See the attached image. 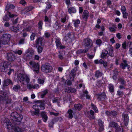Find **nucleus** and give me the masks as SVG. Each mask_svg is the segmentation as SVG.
<instances>
[{"mask_svg":"<svg viewBox=\"0 0 132 132\" xmlns=\"http://www.w3.org/2000/svg\"><path fill=\"white\" fill-rule=\"evenodd\" d=\"M83 44L85 49L83 50H80L77 51V53H84L86 52L88 49L90 48L92 45V40L88 38L85 39L83 42Z\"/></svg>","mask_w":132,"mask_h":132,"instance_id":"obj_1","label":"nucleus"},{"mask_svg":"<svg viewBox=\"0 0 132 132\" xmlns=\"http://www.w3.org/2000/svg\"><path fill=\"white\" fill-rule=\"evenodd\" d=\"M17 78L22 84L24 85L28 84L29 80V79L27 75L21 73L18 75Z\"/></svg>","mask_w":132,"mask_h":132,"instance_id":"obj_2","label":"nucleus"},{"mask_svg":"<svg viewBox=\"0 0 132 132\" xmlns=\"http://www.w3.org/2000/svg\"><path fill=\"white\" fill-rule=\"evenodd\" d=\"M44 102L39 101L37 103V104L34 105V108L35 109V112L34 114L37 115H38L39 112V109L42 110L44 109Z\"/></svg>","mask_w":132,"mask_h":132,"instance_id":"obj_3","label":"nucleus"},{"mask_svg":"<svg viewBox=\"0 0 132 132\" xmlns=\"http://www.w3.org/2000/svg\"><path fill=\"white\" fill-rule=\"evenodd\" d=\"M10 116L11 119L18 123L20 122L22 119V115L16 112L12 113Z\"/></svg>","mask_w":132,"mask_h":132,"instance_id":"obj_4","label":"nucleus"},{"mask_svg":"<svg viewBox=\"0 0 132 132\" xmlns=\"http://www.w3.org/2000/svg\"><path fill=\"white\" fill-rule=\"evenodd\" d=\"M42 38H39L36 41L37 44L36 47L38 52L39 53H41L43 50V45L42 44Z\"/></svg>","mask_w":132,"mask_h":132,"instance_id":"obj_5","label":"nucleus"},{"mask_svg":"<svg viewBox=\"0 0 132 132\" xmlns=\"http://www.w3.org/2000/svg\"><path fill=\"white\" fill-rule=\"evenodd\" d=\"M41 69V71L43 72L48 73L51 72L52 67L49 64H44L42 65Z\"/></svg>","mask_w":132,"mask_h":132,"instance_id":"obj_6","label":"nucleus"},{"mask_svg":"<svg viewBox=\"0 0 132 132\" xmlns=\"http://www.w3.org/2000/svg\"><path fill=\"white\" fill-rule=\"evenodd\" d=\"M10 37L11 35L10 34H3L1 38L2 44L4 45L7 44L10 40Z\"/></svg>","mask_w":132,"mask_h":132,"instance_id":"obj_7","label":"nucleus"},{"mask_svg":"<svg viewBox=\"0 0 132 132\" xmlns=\"http://www.w3.org/2000/svg\"><path fill=\"white\" fill-rule=\"evenodd\" d=\"M9 65V63L6 62L0 63V71H6Z\"/></svg>","mask_w":132,"mask_h":132,"instance_id":"obj_8","label":"nucleus"},{"mask_svg":"<svg viewBox=\"0 0 132 132\" xmlns=\"http://www.w3.org/2000/svg\"><path fill=\"white\" fill-rule=\"evenodd\" d=\"M15 125L14 126V129L15 132H22L23 130L21 128V126L20 125H22V124L20 122L18 123H15Z\"/></svg>","mask_w":132,"mask_h":132,"instance_id":"obj_9","label":"nucleus"},{"mask_svg":"<svg viewBox=\"0 0 132 132\" xmlns=\"http://www.w3.org/2000/svg\"><path fill=\"white\" fill-rule=\"evenodd\" d=\"M39 64L38 63H34V72L35 73V76H37V75L39 72Z\"/></svg>","mask_w":132,"mask_h":132,"instance_id":"obj_10","label":"nucleus"},{"mask_svg":"<svg viewBox=\"0 0 132 132\" xmlns=\"http://www.w3.org/2000/svg\"><path fill=\"white\" fill-rule=\"evenodd\" d=\"M106 51L107 52V53L111 56H113V47L109 45Z\"/></svg>","mask_w":132,"mask_h":132,"instance_id":"obj_11","label":"nucleus"},{"mask_svg":"<svg viewBox=\"0 0 132 132\" xmlns=\"http://www.w3.org/2000/svg\"><path fill=\"white\" fill-rule=\"evenodd\" d=\"M7 59L9 61L12 62L15 60V57L12 53H10L7 54Z\"/></svg>","mask_w":132,"mask_h":132,"instance_id":"obj_12","label":"nucleus"},{"mask_svg":"<svg viewBox=\"0 0 132 132\" xmlns=\"http://www.w3.org/2000/svg\"><path fill=\"white\" fill-rule=\"evenodd\" d=\"M7 14L3 18V20L5 21H7L9 19V18H12L14 16H15L13 14H11V12H7Z\"/></svg>","mask_w":132,"mask_h":132,"instance_id":"obj_13","label":"nucleus"},{"mask_svg":"<svg viewBox=\"0 0 132 132\" xmlns=\"http://www.w3.org/2000/svg\"><path fill=\"white\" fill-rule=\"evenodd\" d=\"M32 7L31 6L27 7L21 11L22 13H23L25 14L26 13L32 10Z\"/></svg>","mask_w":132,"mask_h":132,"instance_id":"obj_14","label":"nucleus"},{"mask_svg":"<svg viewBox=\"0 0 132 132\" xmlns=\"http://www.w3.org/2000/svg\"><path fill=\"white\" fill-rule=\"evenodd\" d=\"M124 118V123L125 126L127 125L128 123L129 119L127 114H125L123 115Z\"/></svg>","mask_w":132,"mask_h":132,"instance_id":"obj_15","label":"nucleus"},{"mask_svg":"<svg viewBox=\"0 0 132 132\" xmlns=\"http://www.w3.org/2000/svg\"><path fill=\"white\" fill-rule=\"evenodd\" d=\"M89 12L88 11L86 10H84L83 14V19L84 20H86L88 18V17Z\"/></svg>","mask_w":132,"mask_h":132,"instance_id":"obj_16","label":"nucleus"},{"mask_svg":"<svg viewBox=\"0 0 132 132\" xmlns=\"http://www.w3.org/2000/svg\"><path fill=\"white\" fill-rule=\"evenodd\" d=\"M68 11L69 13L71 14L76 13V10L75 7H71L68 9Z\"/></svg>","mask_w":132,"mask_h":132,"instance_id":"obj_17","label":"nucleus"},{"mask_svg":"<svg viewBox=\"0 0 132 132\" xmlns=\"http://www.w3.org/2000/svg\"><path fill=\"white\" fill-rule=\"evenodd\" d=\"M14 7V6L12 4H7L6 6L5 10L6 11H8L9 10L13 9Z\"/></svg>","mask_w":132,"mask_h":132,"instance_id":"obj_18","label":"nucleus"},{"mask_svg":"<svg viewBox=\"0 0 132 132\" xmlns=\"http://www.w3.org/2000/svg\"><path fill=\"white\" fill-rule=\"evenodd\" d=\"M41 115L44 121L46 122L47 120V115L44 112H43L41 113Z\"/></svg>","mask_w":132,"mask_h":132,"instance_id":"obj_19","label":"nucleus"},{"mask_svg":"<svg viewBox=\"0 0 132 132\" xmlns=\"http://www.w3.org/2000/svg\"><path fill=\"white\" fill-rule=\"evenodd\" d=\"M4 85L7 86L10 84H12V82L10 79H7L5 80L4 81Z\"/></svg>","mask_w":132,"mask_h":132,"instance_id":"obj_20","label":"nucleus"},{"mask_svg":"<svg viewBox=\"0 0 132 132\" xmlns=\"http://www.w3.org/2000/svg\"><path fill=\"white\" fill-rule=\"evenodd\" d=\"M98 124L100 126L99 129L101 131H102L103 130V122L101 120H98Z\"/></svg>","mask_w":132,"mask_h":132,"instance_id":"obj_21","label":"nucleus"},{"mask_svg":"<svg viewBox=\"0 0 132 132\" xmlns=\"http://www.w3.org/2000/svg\"><path fill=\"white\" fill-rule=\"evenodd\" d=\"M6 126L7 128L9 129H14V126H13V125H12L10 121L9 122V123L6 124Z\"/></svg>","mask_w":132,"mask_h":132,"instance_id":"obj_22","label":"nucleus"},{"mask_svg":"<svg viewBox=\"0 0 132 132\" xmlns=\"http://www.w3.org/2000/svg\"><path fill=\"white\" fill-rule=\"evenodd\" d=\"M73 22L74 25L75 27H78L80 23V21L78 19L73 20Z\"/></svg>","mask_w":132,"mask_h":132,"instance_id":"obj_23","label":"nucleus"},{"mask_svg":"<svg viewBox=\"0 0 132 132\" xmlns=\"http://www.w3.org/2000/svg\"><path fill=\"white\" fill-rule=\"evenodd\" d=\"M10 29L12 31L17 32L19 31V29L17 27H14L12 26L10 27Z\"/></svg>","mask_w":132,"mask_h":132,"instance_id":"obj_24","label":"nucleus"},{"mask_svg":"<svg viewBox=\"0 0 132 132\" xmlns=\"http://www.w3.org/2000/svg\"><path fill=\"white\" fill-rule=\"evenodd\" d=\"M116 26L115 25L113 24L112 27H110L109 29L111 32H114L116 31Z\"/></svg>","mask_w":132,"mask_h":132,"instance_id":"obj_25","label":"nucleus"},{"mask_svg":"<svg viewBox=\"0 0 132 132\" xmlns=\"http://www.w3.org/2000/svg\"><path fill=\"white\" fill-rule=\"evenodd\" d=\"M2 122L6 123V124L8 123H9V122L10 121L7 118L5 117L3 118H2Z\"/></svg>","mask_w":132,"mask_h":132,"instance_id":"obj_26","label":"nucleus"},{"mask_svg":"<svg viewBox=\"0 0 132 132\" xmlns=\"http://www.w3.org/2000/svg\"><path fill=\"white\" fill-rule=\"evenodd\" d=\"M76 91V89L74 88H68V89H67L65 90V92H75Z\"/></svg>","mask_w":132,"mask_h":132,"instance_id":"obj_27","label":"nucleus"},{"mask_svg":"<svg viewBox=\"0 0 132 132\" xmlns=\"http://www.w3.org/2000/svg\"><path fill=\"white\" fill-rule=\"evenodd\" d=\"M123 63H121L120 65L121 67L123 69H124L127 66V64H126V61L125 60L123 61Z\"/></svg>","mask_w":132,"mask_h":132,"instance_id":"obj_28","label":"nucleus"},{"mask_svg":"<svg viewBox=\"0 0 132 132\" xmlns=\"http://www.w3.org/2000/svg\"><path fill=\"white\" fill-rule=\"evenodd\" d=\"M107 52L106 51H104L102 52L101 57L102 58H104L107 56Z\"/></svg>","mask_w":132,"mask_h":132,"instance_id":"obj_29","label":"nucleus"},{"mask_svg":"<svg viewBox=\"0 0 132 132\" xmlns=\"http://www.w3.org/2000/svg\"><path fill=\"white\" fill-rule=\"evenodd\" d=\"M72 110H68L67 114L68 115L69 118H72Z\"/></svg>","mask_w":132,"mask_h":132,"instance_id":"obj_30","label":"nucleus"},{"mask_svg":"<svg viewBox=\"0 0 132 132\" xmlns=\"http://www.w3.org/2000/svg\"><path fill=\"white\" fill-rule=\"evenodd\" d=\"M74 106L75 109L78 110H80L82 107V105L80 104H75Z\"/></svg>","mask_w":132,"mask_h":132,"instance_id":"obj_31","label":"nucleus"},{"mask_svg":"<svg viewBox=\"0 0 132 132\" xmlns=\"http://www.w3.org/2000/svg\"><path fill=\"white\" fill-rule=\"evenodd\" d=\"M56 45L57 47H60L61 49H63L64 48V46H61V44L59 41H56Z\"/></svg>","mask_w":132,"mask_h":132,"instance_id":"obj_32","label":"nucleus"},{"mask_svg":"<svg viewBox=\"0 0 132 132\" xmlns=\"http://www.w3.org/2000/svg\"><path fill=\"white\" fill-rule=\"evenodd\" d=\"M109 89L110 92H112L114 91V88L113 86L111 85L110 84L109 86Z\"/></svg>","mask_w":132,"mask_h":132,"instance_id":"obj_33","label":"nucleus"},{"mask_svg":"<svg viewBox=\"0 0 132 132\" xmlns=\"http://www.w3.org/2000/svg\"><path fill=\"white\" fill-rule=\"evenodd\" d=\"M109 125L110 126L113 127H117V123L115 122H112L110 123Z\"/></svg>","mask_w":132,"mask_h":132,"instance_id":"obj_34","label":"nucleus"},{"mask_svg":"<svg viewBox=\"0 0 132 132\" xmlns=\"http://www.w3.org/2000/svg\"><path fill=\"white\" fill-rule=\"evenodd\" d=\"M45 21L46 22L47 24L49 23H50L51 22L50 18H48L46 16H45Z\"/></svg>","mask_w":132,"mask_h":132,"instance_id":"obj_35","label":"nucleus"},{"mask_svg":"<svg viewBox=\"0 0 132 132\" xmlns=\"http://www.w3.org/2000/svg\"><path fill=\"white\" fill-rule=\"evenodd\" d=\"M95 75L96 77H98L102 76V73L99 71H97L96 72Z\"/></svg>","mask_w":132,"mask_h":132,"instance_id":"obj_36","label":"nucleus"},{"mask_svg":"<svg viewBox=\"0 0 132 132\" xmlns=\"http://www.w3.org/2000/svg\"><path fill=\"white\" fill-rule=\"evenodd\" d=\"M122 130V127H117L116 130V132H121Z\"/></svg>","mask_w":132,"mask_h":132,"instance_id":"obj_37","label":"nucleus"},{"mask_svg":"<svg viewBox=\"0 0 132 132\" xmlns=\"http://www.w3.org/2000/svg\"><path fill=\"white\" fill-rule=\"evenodd\" d=\"M92 109L94 110L95 112L97 113L98 112V110L97 108L93 104H92Z\"/></svg>","mask_w":132,"mask_h":132,"instance_id":"obj_38","label":"nucleus"},{"mask_svg":"<svg viewBox=\"0 0 132 132\" xmlns=\"http://www.w3.org/2000/svg\"><path fill=\"white\" fill-rule=\"evenodd\" d=\"M43 24V23L42 21H40L38 24V27L39 29H42V26Z\"/></svg>","mask_w":132,"mask_h":132,"instance_id":"obj_39","label":"nucleus"},{"mask_svg":"<svg viewBox=\"0 0 132 132\" xmlns=\"http://www.w3.org/2000/svg\"><path fill=\"white\" fill-rule=\"evenodd\" d=\"M47 93V90H45L41 94V97L42 98H43L44 96L46 95Z\"/></svg>","mask_w":132,"mask_h":132,"instance_id":"obj_40","label":"nucleus"},{"mask_svg":"<svg viewBox=\"0 0 132 132\" xmlns=\"http://www.w3.org/2000/svg\"><path fill=\"white\" fill-rule=\"evenodd\" d=\"M20 86L19 85H15L13 87V89L15 91H17L20 88Z\"/></svg>","mask_w":132,"mask_h":132,"instance_id":"obj_41","label":"nucleus"},{"mask_svg":"<svg viewBox=\"0 0 132 132\" xmlns=\"http://www.w3.org/2000/svg\"><path fill=\"white\" fill-rule=\"evenodd\" d=\"M38 82L39 84H43L44 82V80L43 79H39L38 80Z\"/></svg>","mask_w":132,"mask_h":132,"instance_id":"obj_42","label":"nucleus"},{"mask_svg":"<svg viewBox=\"0 0 132 132\" xmlns=\"http://www.w3.org/2000/svg\"><path fill=\"white\" fill-rule=\"evenodd\" d=\"M88 92L87 91H85V94L84 95H85L87 98L89 99L90 98V96L89 95H88L87 94Z\"/></svg>","mask_w":132,"mask_h":132,"instance_id":"obj_43","label":"nucleus"},{"mask_svg":"<svg viewBox=\"0 0 132 132\" xmlns=\"http://www.w3.org/2000/svg\"><path fill=\"white\" fill-rule=\"evenodd\" d=\"M102 43V41L100 39H98L96 41V43L98 45H100Z\"/></svg>","mask_w":132,"mask_h":132,"instance_id":"obj_44","label":"nucleus"},{"mask_svg":"<svg viewBox=\"0 0 132 132\" xmlns=\"http://www.w3.org/2000/svg\"><path fill=\"white\" fill-rule=\"evenodd\" d=\"M122 46L123 48H126L127 46L126 45V42H124L122 44Z\"/></svg>","mask_w":132,"mask_h":132,"instance_id":"obj_45","label":"nucleus"},{"mask_svg":"<svg viewBox=\"0 0 132 132\" xmlns=\"http://www.w3.org/2000/svg\"><path fill=\"white\" fill-rule=\"evenodd\" d=\"M20 3L22 5H24L26 4V2L24 0H21L20 1Z\"/></svg>","mask_w":132,"mask_h":132,"instance_id":"obj_46","label":"nucleus"},{"mask_svg":"<svg viewBox=\"0 0 132 132\" xmlns=\"http://www.w3.org/2000/svg\"><path fill=\"white\" fill-rule=\"evenodd\" d=\"M123 15V16L124 18H126L127 16V14L126 12V11L122 12Z\"/></svg>","mask_w":132,"mask_h":132,"instance_id":"obj_47","label":"nucleus"},{"mask_svg":"<svg viewBox=\"0 0 132 132\" xmlns=\"http://www.w3.org/2000/svg\"><path fill=\"white\" fill-rule=\"evenodd\" d=\"M24 39H21L19 42V44H22L24 43Z\"/></svg>","mask_w":132,"mask_h":132,"instance_id":"obj_48","label":"nucleus"},{"mask_svg":"<svg viewBox=\"0 0 132 132\" xmlns=\"http://www.w3.org/2000/svg\"><path fill=\"white\" fill-rule=\"evenodd\" d=\"M18 18H17L16 19H15L14 21H13V25L16 24L18 22Z\"/></svg>","mask_w":132,"mask_h":132,"instance_id":"obj_49","label":"nucleus"},{"mask_svg":"<svg viewBox=\"0 0 132 132\" xmlns=\"http://www.w3.org/2000/svg\"><path fill=\"white\" fill-rule=\"evenodd\" d=\"M120 46V45L119 43H117L115 45V47L116 49L119 48Z\"/></svg>","mask_w":132,"mask_h":132,"instance_id":"obj_50","label":"nucleus"},{"mask_svg":"<svg viewBox=\"0 0 132 132\" xmlns=\"http://www.w3.org/2000/svg\"><path fill=\"white\" fill-rule=\"evenodd\" d=\"M66 21V18L65 17L62 18L61 19V21L63 22H65Z\"/></svg>","mask_w":132,"mask_h":132,"instance_id":"obj_51","label":"nucleus"},{"mask_svg":"<svg viewBox=\"0 0 132 132\" xmlns=\"http://www.w3.org/2000/svg\"><path fill=\"white\" fill-rule=\"evenodd\" d=\"M126 8L124 6H122L121 7V11L122 12H123L124 11H126Z\"/></svg>","mask_w":132,"mask_h":132,"instance_id":"obj_52","label":"nucleus"},{"mask_svg":"<svg viewBox=\"0 0 132 132\" xmlns=\"http://www.w3.org/2000/svg\"><path fill=\"white\" fill-rule=\"evenodd\" d=\"M39 57L38 55H36L34 56L35 60H38L39 59Z\"/></svg>","mask_w":132,"mask_h":132,"instance_id":"obj_53","label":"nucleus"},{"mask_svg":"<svg viewBox=\"0 0 132 132\" xmlns=\"http://www.w3.org/2000/svg\"><path fill=\"white\" fill-rule=\"evenodd\" d=\"M27 86L28 88L30 89H31L33 87L32 85H31L30 84H28Z\"/></svg>","mask_w":132,"mask_h":132,"instance_id":"obj_54","label":"nucleus"},{"mask_svg":"<svg viewBox=\"0 0 132 132\" xmlns=\"http://www.w3.org/2000/svg\"><path fill=\"white\" fill-rule=\"evenodd\" d=\"M116 37L119 39H121V35L119 33H118L116 35Z\"/></svg>","mask_w":132,"mask_h":132,"instance_id":"obj_55","label":"nucleus"},{"mask_svg":"<svg viewBox=\"0 0 132 132\" xmlns=\"http://www.w3.org/2000/svg\"><path fill=\"white\" fill-rule=\"evenodd\" d=\"M87 56L89 58L91 59L93 58L94 57V55H91L89 54H88Z\"/></svg>","mask_w":132,"mask_h":132,"instance_id":"obj_56","label":"nucleus"},{"mask_svg":"<svg viewBox=\"0 0 132 132\" xmlns=\"http://www.w3.org/2000/svg\"><path fill=\"white\" fill-rule=\"evenodd\" d=\"M96 97L98 98L101 99L102 97V96L101 95L97 94L96 95Z\"/></svg>","mask_w":132,"mask_h":132,"instance_id":"obj_57","label":"nucleus"},{"mask_svg":"<svg viewBox=\"0 0 132 132\" xmlns=\"http://www.w3.org/2000/svg\"><path fill=\"white\" fill-rule=\"evenodd\" d=\"M59 27V24L58 23L56 22L55 24V25L54 26L55 28V29H57Z\"/></svg>","mask_w":132,"mask_h":132,"instance_id":"obj_58","label":"nucleus"},{"mask_svg":"<svg viewBox=\"0 0 132 132\" xmlns=\"http://www.w3.org/2000/svg\"><path fill=\"white\" fill-rule=\"evenodd\" d=\"M10 24L9 23L6 22L5 23L4 26L6 27H8L10 26Z\"/></svg>","mask_w":132,"mask_h":132,"instance_id":"obj_59","label":"nucleus"},{"mask_svg":"<svg viewBox=\"0 0 132 132\" xmlns=\"http://www.w3.org/2000/svg\"><path fill=\"white\" fill-rule=\"evenodd\" d=\"M65 2L67 5L69 6L70 4V0H65Z\"/></svg>","mask_w":132,"mask_h":132,"instance_id":"obj_60","label":"nucleus"},{"mask_svg":"<svg viewBox=\"0 0 132 132\" xmlns=\"http://www.w3.org/2000/svg\"><path fill=\"white\" fill-rule=\"evenodd\" d=\"M79 13H82L83 12V10L82 7H80L79 9Z\"/></svg>","mask_w":132,"mask_h":132,"instance_id":"obj_61","label":"nucleus"},{"mask_svg":"<svg viewBox=\"0 0 132 132\" xmlns=\"http://www.w3.org/2000/svg\"><path fill=\"white\" fill-rule=\"evenodd\" d=\"M111 42L113 44L115 42V41L114 39V38L113 37L110 40Z\"/></svg>","mask_w":132,"mask_h":132,"instance_id":"obj_62","label":"nucleus"},{"mask_svg":"<svg viewBox=\"0 0 132 132\" xmlns=\"http://www.w3.org/2000/svg\"><path fill=\"white\" fill-rule=\"evenodd\" d=\"M45 36L47 37H49L50 36V34L48 32H45Z\"/></svg>","mask_w":132,"mask_h":132,"instance_id":"obj_63","label":"nucleus"},{"mask_svg":"<svg viewBox=\"0 0 132 132\" xmlns=\"http://www.w3.org/2000/svg\"><path fill=\"white\" fill-rule=\"evenodd\" d=\"M111 114L113 115V116H115L117 114V113L115 111H114L111 112Z\"/></svg>","mask_w":132,"mask_h":132,"instance_id":"obj_64","label":"nucleus"}]
</instances>
